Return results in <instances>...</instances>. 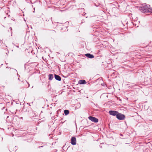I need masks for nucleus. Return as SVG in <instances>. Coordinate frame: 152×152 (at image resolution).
<instances>
[{"label":"nucleus","instance_id":"nucleus-1","mask_svg":"<svg viewBox=\"0 0 152 152\" xmlns=\"http://www.w3.org/2000/svg\"><path fill=\"white\" fill-rule=\"evenodd\" d=\"M140 11L145 13H152V8L150 7V6L148 4L142 5L140 8Z\"/></svg>","mask_w":152,"mask_h":152},{"label":"nucleus","instance_id":"nucleus-2","mask_svg":"<svg viewBox=\"0 0 152 152\" xmlns=\"http://www.w3.org/2000/svg\"><path fill=\"white\" fill-rule=\"evenodd\" d=\"M116 118L119 120H123L124 119L125 115L121 113H118Z\"/></svg>","mask_w":152,"mask_h":152},{"label":"nucleus","instance_id":"nucleus-3","mask_svg":"<svg viewBox=\"0 0 152 152\" xmlns=\"http://www.w3.org/2000/svg\"><path fill=\"white\" fill-rule=\"evenodd\" d=\"M88 118L91 121L94 123H97L98 121V119L95 117L91 116L89 117Z\"/></svg>","mask_w":152,"mask_h":152},{"label":"nucleus","instance_id":"nucleus-4","mask_svg":"<svg viewBox=\"0 0 152 152\" xmlns=\"http://www.w3.org/2000/svg\"><path fill=\"white\" fill-rule=\"evenodd\" d=\"M118 111H115L110 110L109 111V113L110 115L114 116H116L118 115Z\"/></svg>","mask_w":152,"mask_h":152},{"label":"nucleus","instance_id":"nucleus-5","mask_svg":"<svg viewBox=\"0 0 152 152\" xmlns=\"http://www.w3.org/2000/svg\"><path fill=\"white\" fill-rule=\"evenodd\" d=\"M71 142L72 145H75L76 144V138L75 137H72L71 140Z\"/></svg>","mask_w":152,"mask_h":152},{"label":"nucleus","instance_id":"nucleus-6","mask_svg":"<svg viewBox=\"0 0 152 152\" xmlns=\"http://www.w3.org/2000/svg\"><path fill=\"white\" fill-rule=\"evenodd\" d=\"M85 55L87 57L90 58H94V56L93 55L91 54L90 53L86 54H85Z\"/></svg>","mask_w":152,"mask_h":152},{"label":"nucleus","instance_id":"nucleus-7","mask_svg":"<svg viewBox=\"0 0 152 152\" xmlns=\"http://www.w3.org/2000/svg\"><path fill=\"white\" fill-rule=\"evenodd\" d=\"M54 77L55 79L57 80L60 81L61 80V77L58 75L55 74Z\"/></svg>","mask_w":152,"mask_h":152},{"label":"nucleus","instance_id":"nucleus-8","mask_svg":"<svg viewBox=\"0 0 152 152\" xmlns=\"http://www.w3.org/2000/svg\"><path fill=\"white\" fill-rule=\"evenodd\" d=\"M86 83V81L84 80H81L79 81V83L80 84H84Z\"/></svg>","mask_w":152,"mask_h":152},{"label":"nucleus","instance_id":"nucleus-9","mask_svg":"<svg viewBox=\"0 0 152 152\" xmlns=\"http://www.w3.org/2000/svg\"><path fill=\"white\" fill-rule=\"evenodd\" d=\"M49 77V80H52L53 78V74H49L48 75Z\"/></svg>","mask_w":152,"mask_h":152},{"label":"nucleus","instance_id":"nucleus-10","mask_svg":"<svg viewBox=\"0 0 152 152\" xmlns=\"http://www.w3.org/2000/svg\"><path fill=\"white\" fill-rule=\"evenodd\" d=\"M64 112L65 115H67L69 113V111L68 110H64Z\"/></svg>","mask_w":152,"mask_h":152},{"label":"nucleus","instance_id":"nucleus-11","mask_svg":"<svg viewBox=\"0 0 152 152\" xmlns=\"http://www.w3.org/2000/svg\"><path fill=\"white\" fill-rule=\"evenodd\" d=\"M26 83L27 85L26 86V87L28 88L29 87L30 85L27 82L26 80Z\"/></svg>","mask_w":152,"mask_h":152},{"label":"nucleus","instance_id":"nucleus-12","mask_svg":"<svg viewBox=\"0 0 152 152\" xmlns=\"http://www.w3.org/2000/svg\"><path fill=\"white\" fill-rule=\"evenodd\" d=\"M51 33L53 34H55L56 33V31L54 30H51Z\"/></svg>","mask_w":152,"mask_h":152},{"label":"nucleus","instance_id":"nucleus-13","mask_svg":"<svg viewBox=\"0 0 152 152\" xmlns=\"http://www.w3.org/2000/svg\"><path fill=\"white\" fill-rule=\"evenodd\" d=\"M30 2H31V4H33L31 1H30Z\"/></svg>","mask_w":152,"mask_h":152},{"label":"nucleus","instance_id":"nucleus-14","mask_svg":"<svg viewBox=\"0 0 152 152\" xmlns=\"http://www.w3.org/2000/svg\"><path fill=\"white\" fill-rule=\"evenodd\" d=\"M120 135H121V136H122V134H120Z\"/></svg>","mask_w":152,"mask_h":152},{"label":"nucleus","instance_id":"nucleus-15","mask_svg":"<svg viewBox=\"0 0 152 152\" xmlns=\"http://www.w3.org/2000/svg\"><path fill=\"white\" fill-rule=\"evenodd\" d=\"M22 82L24 83L23 82V81H22Z\"/></svg>","mask_w":152,"mask_h":152},{"label":"nucleus","instance_id":"nucleus-16","mask_svg":"<svg viewBox=\"0 0 152 152\" xmlns=\"http://www.w3.org/2000/svg\"><path fill=\"white\" fill-rule=\"evenodd\" d=\"M18 80H20L19 78H18Z\"/></svg>","mask_w":152,"mask_h":152},{"label":"nucleus","instance_id":"nucleus-17","mask_svg":"<svg viewBox=\"0 0 152 152\" xmlns=\"http://www.w3.org/2000/svg\"><path fill=\"white\" fill-rule=\"evenodd\" d=\"M26 1H27L28 0H26Z\"/></svg>","mask_w":152,"mask_h":152}]
</instances>
